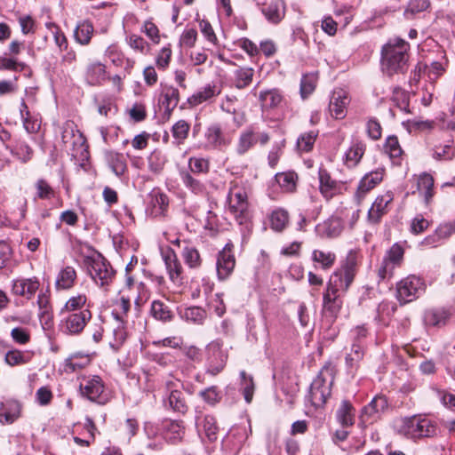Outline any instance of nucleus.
Wrapping results in <instances>:
<instances>
[{"mask_svg": "<svg viewBox=\"0 0 455 455\" xmlns=\"http://www.w3.org/2000/svg\"><path fill=\"white\" fill-rule=\"evenodd\" d=\"M250 193L248 182L242 179H235L229 184L227 198L228 211L240 225L247 223L251 218Z\"/></svg>", "mask_w": 455, "mask_h": 455, "instance_id": "nucleus-1", "label": "nucleus"}, {"mask_svg": "<svg viewBox=\"0 0 455 455\" xmlns=\"http://www.w3.org/2000/svg\"><path fill=\"white\" fill-rule=\"evenodd\" d=\"M409 44L403 39L390 40L381 51V67L384 73L391 76L403 74L408 69Z\"/></svg>", "mask_w": 455, "mask_h": 455, "instance_id": "nucleus-2", "label": "nucleus"}, {"mask_svg": "<svg viewBox=\"0 0 455 455\" xmlns=\"http://www.w3.org/2000/svg\"><path fill=\"white\" fill-rule=\"evenodd\" d=\"M395 428L399 435L411 439L428 438L437 434L435 421L421 415L401 418L395 422Z\"/></svg>", "mask_w": 455, "mask_h": 455, "instance_id": "nucleus-3", "label": "nucleus"}, {"mask_svg": "<svg viewBox=\"0 0 455 455\" xmlns=\"http://www.w3.org/2000/svg\"><path fill=\"white\" fill-rule=\"evenodd\" d=\"M334 380L333 370L331 366H323L310 385L308 400L315 407H322L331 396Z\"/></svg>", "mask_w": 455, "mask_h": 455, "instance_id": "nucleus-4", "label": "nucleus"}, {"mask_svg": "<svg viewBox=\"0 0 455 455\" xmlns=\"http://www.w3.org/2000/svg\"><path fill=\"white\" fill-rule=\"evenodd\" d=\"M358 262L359 253L356 251H349L340 267L330 276V289L348 290L356 275Z\"/></svg>", "mask_w": 455, "mask_h": 455, "instance_id": "nucleus-5", "label": "nucleus"}, {"mask_svg": "<svg viewBox=\"0 0 455 455\" xmlns=\"http://www.w3.org/2000/svg\"><path fill=\"white\" fill-rule=\"evenodd\" d=\"M61 141L65 149L74 157L86 151V140L74 121L68 120L61 126Z\"/></svg>", "mask_w": 455, "mask_h": 455, "instance_id": "nucleus-6", "label": "nucleus"}, {"mask_svg": "<svg viewBox=\"0 0 455 455\" xmlns=\"http://www.w3.org/2000/svg\"><path fill=\"white\" fill-rule=\"evenodd\" d=\"M425 289V282L420 277L411 275L396 283V298L404 305L418 299Z\"/></svg>", "mask_w": 455, "mask_h": 455, "instance_id": "nucleus-7", "label": "nucleus"}, {"mask_svg": "<svg viewBox=\"0 0 455 455\" xmlns=\"http://www.w3.org/2000/svg\"><path fill=\"white\" fill-rule=\"evenodd\" d=\"M88 272L94 282L101 287L108 286L115 277V270L101 255L87 258Z\"/></svg>", "mask_w": 455, "mask_h": 455, "instance_id": "nucleus-8", "label": "nucleus"}, {"mask_svg": "<svg viewBox=\"0 0 455 455\" xmlns=\"http://www.w3.org/2000/svg\"><path fill=\"white\" fill-rule=\"evenodd\" d=\"M68 314L60 324V331L68 335H76L82 332L88 321L92 318V313L88 308L76 313Z\"/></svg>", "mask_w": 455, "mask_h": 455, "instance_id": "nucleus-9", "label": "nucleus"}, {"mask_svg": "<svg viewBox=\"0 0 455 455\" xmlns=\"http://www.w3.org/2000/svg\"><path fill=\"white\" fill-rule=\"evenodd\" d=\"M393 200L394 193L391 190L379 195L368 211V221L371 224L379 223L381 218L389 212Z\"/></svg>", "mask_w": 455, "mask_h": 455, "instance_id": "nucleus-10", "label": "nucleus"}, {"mask_svg": "<svg viewBox=\"0 0 455 455\" xmlns=\"http://www.w3.org/2000/svg\"><path fill=\"white\" fill-rule=\"evenodd\" d=\"M347 290L333 291L330 289V281L327 283L326 291L323 296V314L332 322L337 317L342 307V301L339 299L341 293Z\"/></svg>", "mask_w": 455, "mask_h": 455, "instance_id": "nucleus-11", "label": "nucleus"}, {"mask_svg": "<svg viewBox=\"0 0 455 455\" xmlns=\"http://www.w3.org/2000/svg\"><path fill=\"white\" fill-rule=\"evenodd\" d=\"M349 102L350 99L346 91L343 89L333 91L329 102L330 115L335 119L345 118Z\"/></svg>", "mask_w": 455, "mask_h": 455, "instance_id": "nucleus-12", "label": "nucleus"}, {"mask_svg": "<svg viewBox=\"0 0 455 455\" xmlns=\"http://www.w3.org/2000/svg\"><path fill=\"white\" fill-rule=\"evenodd\" d=\"M169 207L167 195L159 189H153L149 194L147 212L153 218L164 217Z\"/></svg>", "mask_w": 455, "mask_h": 455, "instance_id": "nucleus-13", "label": "nucleus"}, {"mask_svg": "<svg viewBox=\"0 0 455 455\" xmlns=\"http://www.w3.org/2000/svg\"><path fill=\"white\" fill-rule=\"evenodd\" d=\"M235 266V256L231 248L227 244L222 251L218 253L216 270L220 280L227 279L233 272Z\"/></svg>", "mask_w": 455, "mask_h": 455, "instance_id": "nucleus-14", "label": "nucleus"}, {"mask_svg": "<svg viewBox=\"0 0 455 455\" xmlns=\"http://www.w3.org/2000/svg\"><path fill=\"white\" fill-rule=\"evenodd\" d=\"M80 391L83 396L91 401H98L104 391V384L100 377H83L80 382Z\"/></svg>", "mask_w": 455, "mask_h": 455, "instance_id": "nucleus-15", "label": "nucleus"}, {"mask_svg": "<svg viewBox=\"0 0 455 455\" xmlns=\"http://www.w3.org/2000/svg\"><path fill=\"white\" fill-rule=\"evenodd\" d=\"M39 286V280L35 276L30 278L19 277L12 281V292L16 296L31 299Z\"/></svg>", "mask_w": 455, "mask_h": 455, "instance_id": "nucleus-16", "label": "nucleus"}, {"mask_svg": "<svg viewBox=\"0 0 455 455\" xmlns=\"http://www.w3.org/2000/svg\"><path fill=\"white\" fill-rule=\"evenodd\" d=\"M221 85L217 83L206 84L188 98V103L191 106H198L204 102H212L214 98L221 93Z\"/></svg>", "mask_w": 455, "mask_h": 455, "instance_id": "nucleus-17", "label": "nucleus"}, {"mask_svg": "<svg viewBox=\"0 0 455 455\" xmlns=\"http://www.w3.org/2000/svg\"><path fill=\"white\" fill-rule=\"evenodd\" d=\"M204 139L206 148H222L230 144V140L226 138L220 124L209 125L204 132Z\"/></svg>", "mask_w": 455, "mask_h": 455, "instance_id": "nucleus-18", "label": "nucleus"}, {"mask_svg": "<svg viewBox=\"0 0 455 455\" xmlns=\"http://www.w3.org/2000/svg\"><path fill=\"white\" fill-rule=\"evenodd\" d=\"M209 358L206 372L216 376L225 368L228 355L218 344H212L208 347Z\"/></svg>", "mask_w": 455, "mask_h": 455, "instance_id": "nucleus-19", "label": "nucleus"}, {"mask_svg": "<svg viewBox=\"0 0 455 455\" xmlns=\"http://www.w3.org/2000/svg\"><path fill=\"white\" fill-rule=\"evenodd\" d=\"M257 142V132L253 126H249L240 132L235 144V152L240 156H244Z\"/></svg>", "mask_w": 455, "mask_h": 455, "instance_id": "nucleus-20", "label": "nucleus"}, {"mask_svg": "<svg viewBox=\"0 0 455 455\" xmlns=\"http://www.w3.org/2000/svg\"><path fill=\"white\" fill-rule=\"evenodd\" d=\"M163 259L171 281L175 284H180L183 279L182 266L176 253L172 249H168L163 252Z\"/></svg>", "mask_w": 455, "mask_h": 455, "instance_id": "nucleus-21", "label": "nucleus"}, {"mask_svg": "<svg viewBox=\"0 0 455 455\" xmlns=\"http://www.w3.org/2000/svg\"><path fill=\"white\" fill-rule=\"evenodd\" d=\"M384 175V170L379 169L376 170L374 172H371L370 173H367L363 176V178L361 180L357 192H356V199L358 204L361 203L362 200H363L365 195L374 188L380 181L383 180Z\"/></svg>", "mask_w": 455, "mask_h": 455, "instance_id": "nucleus-22", "label": "nucleus"}, {"mask_svg": "<svg viewBox=\"0 0 455 455\" xmlns=\"http://www.w3.org/2000/svg\"><path fill=\"white\" fill-rule=\"evenodd\" d=\"M336 259V254L333 251L324 249H315L311 254L315 268L324 271L330 270L334 266Z\"/></svg>", "mask_w": 455, "mask_h": 455, "instance_id": "nucleus-23", "label": "nucleus"}, {"mask_svg": "<svg viewBox=\"0 0 455 455\" xmlns=\"http://www.w3.org/2000/svg\"><path fill=\"white\" fill-rule=\"evenodd\" d=\"M451 316V312L445 307H436L427 309L424 314V322L426 325L441 327L445 325Z\"/></svg>", "mask_w": 455, "mask_h": 455, "instance_id": "nucleus-24", "label": "nucleus"}, {"mask_svg": "<svg viewBox=\"0 0 455 455\" xmlns=\"http://www.w3.org/2000/svg\"><path fill=\"white\" fill-rule=\"evenodd\" d=\"M283 100V97L278 89L265 90L259 93V100L262 110L277 108Z\"/></svg>", "mask_w": 455, "mask_h": 455, "instance_id": "nucleus-25", "label": "nucleus"}, {"mask_svg": "<svg viewBox=\"0 0 455 455\" xmlns=\"http://www.w3.org/2000/svg\"><path fill=\"white\" fill-rule=\"evenodd\" d=\"M266 19L273 23H279L284 17V4L283 0H273L262 8Z\"/></svg>", "mask_w": 455, "mask_h": 455, "instance_id": "nucleus-26", "label": "nucleus"}, {"mask_svg": "<svg viewBox=\"0 0 455 455\" xmlns=\"http://www.w3.org/2000/svg\"><path fill=\"white\" fill-rule=\"evenodd\" d=\"M106 77V67L101 62L89 64L85 71V79L91 85L100 84Z\"/></svg>", "mask_w": 455, "mask_h": 455, "instance_id": "nucleus-27", "label": "nucleus"}, {"mask_svg": "<svg viewBox=\"0 0 455 455\" xmlns=\"http://www.w3.org/2000/svg\"><path fill=\"white\" fill-rule=\"evenodd\" d=\"M76 280V272L73 267L67 266L57 275L55 286L57 290L71 289Z\"/></svg>", "mask_w": 455, "mask_h": 455, "instance_id": "nucleus-28", "label": "nucleus"}, {"mask_svg": "<svg viewBox=\"0 0 455 455\" xmlns=\"http://www.w3.org/2000/svg\"><path fill=\"white\" fill-rule=\"evenodd\" d=\"M417 186L425 203L428 204L434 196V178L428 173H422L418 178Z\"/></svg>", "mask_w": 455, "mask_h": 455, "instance_id": "nucleus-29", "label": "nucleus"}, {"mask_svg": "<svg viewBox=\"0 0 455 455\" xmlns=\"http://www.w3.org/2000/svg\"><path fill=\"white\" fill-rule=\"evenodd\" d=\"M106 161L116 176H122L126 171V161L123 154L108 151L105 155Z\"/></svg>", "mask_w": 455, "mask_h": 455, "instance_id": "nucleus-30", "label": "nucleus"}, {"mask_svg": "<svg viewBox=\"0 0 455 455\" xmlns=\"http://www.w3.org/2000/svg\"><path fill=\"white\" fill-rule=\"evenodd\" d=\"M337 419L344 427H351L355 423V409L347 400L341 402L337 411Z\"/></svg>", "mask_w": 455, "mask_h": 455, "instance_id": "nucleus-31", "label": "nucleus"}, {"mask_svg": "<svg viewBox=\"0 0 455 455\" xmlns=\"http://www.w3.org/2000/svg\"><path fill=\"white\" fill-rule=\"evenodd\" d=\"M93 25L89 20H83L75 29V39L81 45H87L93 35Z\"/></svg>", "mask_w": 455, "mask_h": 455, "instance_id": "nucleus-32", "label": "nucleus"}, {"mask_svg": "<svg viewBox=\"0 0 455 455\" xmlns=\"http://www.w3.org/2000/svg\"><path fill=\"white\" fill-rule=\"evenodd\" d=\"M89 363L90 358L88 355H83L80 354L72 355L65 360L63 371L66 373H72L84 369Z\"/></svg>", "mask_w": 455, "mask_h": 455, "instance_id": "nucleus-33", "label": "nucleus"}, {"mask_svg": "<svg viewBox=\"0 0 455 455\" xmlns=\"http://www.w3.org/2000/svg\"><path fill=\"white\" fill-rule=\"evenodd\" d=\"M365 151V144L361 141L354 142L345 154V164L348 167H355L362 159Z\"/></svg>", "mask_w": 455, "mask_h": 455, "instance_id": "nucleus-34", "label": "nucleus"}, {"mask_svg": "<svg viewBox=\"0 0 455 455\" xmlns=\"http://www.w3.org/2000/svg\"><path fill=\"white\" fill-rule=\"evenodd\" d=\"M254 69L248 67H241L234 71V84L241 90L246 88L252 82Z\"/></svg>", "mask_w": 455, "mask_h": 455, "instance_id": "nucleus-35", "label": "nucleus"}, {"mask_svg": "<svg viewBox=\"0 0 455 455\" xmlns=\"http://www.w3.org/2000/svg\"><path fill=\"white\" fill-rule=\"evenodd\" d=\"M164 405H168L174 411L182 414L186 413L188 408L182 392L177 389L170 391L167 401H164Z\"/></svg>", "mask_w": 455, "mask_h": 455, "instance_id": "nucleus-36", "label": "nucleus"}, {"mask_svg": "<svg viewBox=\"0 0 455 455\" xmlns=\"http://www.w3.org/2000/svg\"><path fill=\"white\" fill-rule=\"evenodd\" d=\"M151 315L158 321L166 323L173 318V313L169 307L161 300H154L150 308Z\"/></svg>", "mask_w": 455, "mask_h": 455, "instance_id": "nucleus-37", "label": "nucleus"}, {"mask_svg": "<svg viewBox=\"0 0 455 455\" xmlns=\"http://www.w3.org/2000/svg\"><path fill=\"white\" fill-rule=\"evenodd\" d=\"M320 191L326 198H330L337 189L336 180L331 178V175L325 169L319 170Z\"/></svg>", "mask_w": 455, "mask_h": 455, "instance_id": "nucleus-38", "label": "nucleus"}, {"mask_svg": "<svg viewBox=\"0 0 455 455\" xmlns=\"http://www.w3.org/2000/svg\"><path fill=\"white\" fill-rule=\"evenodd\" d=\"M87 296L84 293H79L75 296H71L60 309V315L66 313H76V311L84 310L83 308L86 305Z\"/></svg>", "mask_w": 455, "mask_h": 455, "instance_id": "nucleus-39", "label": "nucleus"}, {"mask_svg": "<svg viewBox=\"0 0 455 455\" xmlns=\"http://www.w3.org/2000/svg\"><path fill=\"white\" fill-rule=\"evenodd\" d=\"M165 437L172 443L180 441L184 435L182 421L169 420L164 424Z\"/></svg>", "mask_w": 455, "mask_h": 455, "instance_id": "nucleus-40", "label": "nucleus"}, {"mask_svg": "<svg viewBox=\"0 0 455 455\" xmlns=\"http://www.w3.org/2000/svg\"><path fill=\"white\" fill-rule=\"evenodd\" d=\"M180 179L183 185L196 195H202L205 192V186L197 179L192 176L188 171H181Z\"/></svg>", "mask_w": 455, "mask_h": 455, "instance_id": "nucleus-41", "label": "nucleus"}, {"mask_svg": "<svg viewBox=\"0 0 455 455\" xmlns=\"http://www.w3.org/2000/svg\"><path fill=\"white\" fill-rule=\"evenodd\" d=\"M163 106L169 113L172 111L180 101L179 90L173 86H165L163 90Z\"/></svg>", "mask_w": 455, "mask_h": 455, "instance_id": "nucleus-42", "label": "nucleus"}, {"mask_svg": "<svg viewBox=\"0 0 455 455\" xmlns=\"http://www.w3.org/2000/svg\"><path fill=\"white\" fill-rule=\"evenodd\" d=\"M126 44L134 52L147 55L150 52V44L140 35L131 34L125 38Z\"/></svg>", "mask_w": 455, "mask_h": 455, "instance_id": "nucleus-43", "label": "nucleus"}, {"mask_svg": "<svg viewBox=\"0 0 455 455\" xmlns=\"http://www.w3.org/2000/svg\"><path fill=\"white\" fill-rule=\"evenodd\" d=\"M166 156L160 150H154L148 157V166L150 172L159 174L164 168Z\"/></svg>", "mask_w": 455, "mask_h": 455, "instance_id": "nucleus-44", "label": "nucleus"}, {"mask_svg": "<svg viewBox=\"0 0 455 455\" xmlns=\"http://www.w3.org/2000/svg\"><path fill=\"white\" fill-rule=\"evenodd\" d=\"M20 115L23 119L24 128L28 132L35 133L39 131L41 126L40 121L31 116L28 108L24 101L21 103Z\"/></svg>", "mask_w": 455, "mask_h": 455, "instance_id": "nucleus-45", "label": "nucleus"}, {"mask_svg": "<svg viewBox=\"0 0 455 455\" xmlns=\"http://www.w3.org/2000/svg\"><path fill=\"white\" fill-rule=\"evenodd\" d=\"M289 221L288 212L283 209H276L270 215V227L277 232L283 231Z\"/></svg>", "mask_w": 455, "mask_h": 455, "instance_id": "nucleus-46", "label": "nucleus"}, {"mask_svg": "<svg viewBox=\"0 0 455 455\" xmlns=\"http://www.w3.org/2000/svg\"><path fill=\"white\" fill-rule=\"evenodd\" d=\"M20 414V404L18 402H11L7 407L0 411V421L7 424L12 423Z\"/></svg>", "mask_w": 455, "mask_h": 455, "instance_id": "nucleus-47", "label": "nucleus"}, {"mask_svg": "<svg viewBox=\"0 0 455 455\" xmlns=\"http://www.w3.org/2000/svg\"><path fill=\"white\" fill-rule=\"evenodd\" d=\"M124 323L117 322V325L113 329V339L109 341V346L115 351H118L127 339Z\"/></svg>", "mask_w": 455, "mask_h": 455, "instance_id": "nucleus-48", "label": "nucleus"}, {"mask_svg": "<svg viewBox=\"0 0 455 455\" xmlns=\"http://www.w3.org/2000/svg\"><path fill=\"white\" fill-rule=\"evenodd\" d=\"M182 258L190 268H198L202 264L200 253L194 246L186 245L182 251Z\"/></svg>", "mask_w": 455, "mask_h": 455, "instance_id": "nucleus-49", "label": "nucleus"}, {"mask_svg": "<svg viewBox=\"0 0 455 455\" xmlns=\"http://www.w3.org/2000/svg\"><path fill=\"white\" fill-rule=\"evenodd\" d=\"M385 152L389 156L391 159L398 162L403 155V150L400 147L398 139L396 136H388L384 145Z\"/></svg>", "mask_w": 455, "mask_h": 455, "instance_id": "nucleus-50", "label": "nucleus"}, {"mask_svg": "<svg viewBox=\"0 0 455 455\" xmlns=\"http://www.w3.org/2000/svg\"><path fill=\"white\" fill-rule=\"evenodd\" d=\"M131 308V301L129 298L124 296H121L115 302V308L113 311V315L116 319L117 322L125 323L124 317L127 315L128 312Z\"/></svg>", "mask_w": 455, "mask_h": 455, "instance_id": "nucleus-51", "label": "nucleus"}, {"mask_svg": "<svg viewBox=\"0 0 455 455\" xmlns=\"http://www.w3.org/2000/svg\"><path fill=\"white\" fill-rule=\"evenodd\" d=\"M240 377L243 397L246 403H250L252 401L255 388L253 378L248 375L244 371L240 372Z\"/></svg>", "mask_w": 455, "mask_h": 455, "instance_id": "nucleus-52", "label": "nucleus"}, {"mask_svg": "<svg viewBox=\"0 0 455 455\" xmlns=\"http://www.w3.org/2000/svg\"><path fill=\"white\" fill-rule=\"evenodd\" d=\"M182 317L186 321L201 324L206 318V312L200 307H190L184 310Z\"/></svg>", "mask_w": 455, "mask_h": 455, "instance_id": "nucleus-53", "label": "nucleus"}, {"mask_svg": "<svg viewBox=\"0 0 455 455\" xmlns=\"http://www.w3.org/2000/svg\"><path fill=\"white\" fill-rule=\"evenodd\" d=\"M318 132L310 131L302 133L297 140L298 149L303 152H309L312 150L315 142Z\"/></svg>", "mask_w": 455, "mask_h": 455, "instance_id": "nucleus-54", "label": "nucleus"}, {"mask_svg": "<svg viewBox=\"0 0 455 455\" xmlns=\"http://www.w3.org/2000/svg\"><path fill=\"white\" fill-rule=\"evenodd\" d=\"M316 83V74L310 73L302 76L300 82V94L303 99H306L315 91Z\"/></svg>", "mask_w": 455, "mask_h": 455, "instance_id": "nucleus-55", "label": "nucleus"}, {"mask_svg": "<svg viewBox=\"0 0 455 455\" xmlns=\"http://www.w3.org/2000/svg\"><path fill=\"white\" fill-rule=\"evenodd\" d=\"M432 151L433 158L438 161H449L455 156V149L452 144L435 146Z\"/></svg>", "mask_w": 455, "mask_h": 455, "instance_id": "nucleus-56", "label": "nucleus"}, {"mask_svg": "<svg viewBox=\"0 0 455 455\" xmlns=\"http://www.w3.org/2000/svg\"><path fill=\"white\" fill-rule=\"evenodd\" d=\"M35 188L36 190V197L43 200H50L55 196V191L51 185L44 179H39Z\"/></svg>", "mask_w": 455, "mask_h": 455, "instance_id": "nucleus-57", "label": "nucleus"}, {"mask_svg": "<svg viewBox=\"0 0 455 455\" xmlns=\"http://www.w3.org/2000/svg\"><path fill=\"white\" fill-rule=\"evenodd\" d=\"M404 251L401 245L398 243H395L392 247L387 251L385 257L383 258L395 267H399L403 259Z\"/></svg>", "mask_w": 455, "mask_h": 455, "instance_id": "nucleus-58", "label": "nucleus"}, {"mask_svg": "<svg viewBox=\"0 0 455 455\" xmlns=\"http://www.w3.org/2000/svg\"><path fill=\"white\" fill-rule=\"evenodd\" d=\"M4 360L8 365L16 366L27 363L29 356L18 349H12L5 354Z\"/></svg>", "mask_w": 455, "mask_h": 455, "instance_id": "nucleus-59", "label": "nucleus"}, {"mask_svg": "<svg viewBox=\"0 0 455 455\" xmlns=\"http://www.w3.org/2000/svg\"><path fill=\"white\" fill-rule=\"evenodd\" d=\"M188 168L192 173L205 174L209 172L210 163L205 158L190 157L188 159Z\"/></svg>", "mask_w": 455, "mask_h": 455, "instance_id": "nucleus-60", "label": "nucleus"}, {"mask_svg": "<svg viewBox=\"0 0 455 455\" xmlns=\"http://www.w3.org/2000/svg\"><path fill=\"white\" fill-rule=\"evenodd\" d=\"M203 429L209 441L213 442L217 439L219 427L213 416L206 415L204 417L203 420Z\"/></svg>", "mask_w": 455, "mask_h": 455, "instance_id": "nucleus-61", "label": "nucleus"}, {"mask_svg": "<svg viewBox=\"0 0 455 455\" xmlns=\"http://www.w3.org/2000/svg\"><path fill=\"white\" fill-rule=\"evenodd\" d=\"M397 307L394 302L383 300L377 308V317L379 321L385 322L386 318L392 316L396 311Z\"/></svg>", "mask_w": 455, "mask_h": 455, "instance_id": "nucleus-62", "label": "nucleus"}, {"mask_svg": "<svg viewBox=\"0 0 455 455\" xmlns=\"http://www.w3.org/2000/svg\"><path fill=\"white\" fill-rule=\"evenodd\" d=\"M26 65L14 57L0 56V70L21 71Z\"/></svg>", "mask_w": 455, "mask_h": 455, "instance_id": "nucleus-63", "label": "nucleus"}, {"mask_svg": "<svg viewBox=\"0 0 455 455\" xmlns=\"http://www.w3.org/2000/svg\"><path fill=\"white\" fill-rule=\"evenodd\" d=\"M190 125L185 120H180L172 126V136L179 141L182 142L187 139Z\"/></svg>", "mask_w": 455, "mask_h": 455, "instance_id": "nucleus-64", "label": "nucleus"}]
</instances>
